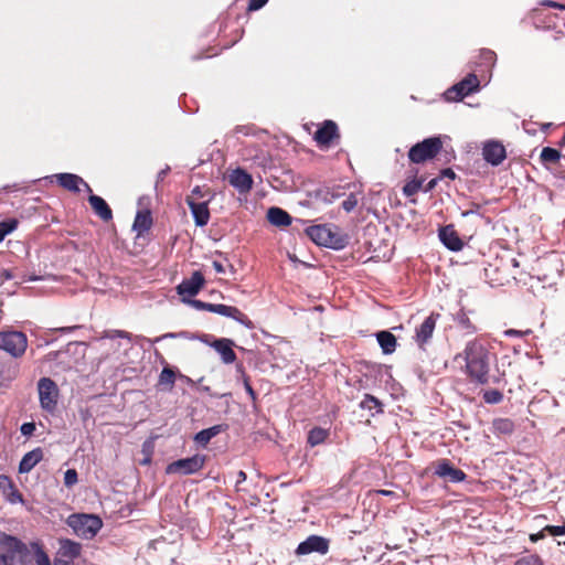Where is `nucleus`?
<instances>
[{
	"label": "nucleus",
	"instance_id": "63",
	"mask_svg": "<svg viewBox=\"0 0 565 565\" xmlns=\"http://www.w3.org/2000/svg\"><path fill=\"white\" fill-rule=\"evenodd\" d=\"M227 268H228V271H230L231 274H235V268H234V266H233V265H228V267H227Z\"/></svg>",
	"mask_w": 565,
	"mask_h": 565
},
{
	"label": "nucleus",
	"instance_id": "5",
	"mask_svg": "<svg viewBox=\"0 0 565 565\" xmlns=\"http://www.w3.org/2000/svg\"><path fill=\"white\" fill-rule=\"evenodd\" d=\"M443 143L438 137H431L416 143L409 149L408 158L414 163H422L433 159L441 149Z\"/></svg>",
	"mask_w": 565,
	"mask_h": 565
},
{
	"label": "nucleus",
	"instance_id": "38",
	"mask_svg": "<svg viewBox=\"0 0 565 565\" xmlns=\"http://www.w3.org/2000/svg\"><path fill=\"white\" fill-rule=\"evenodd\" d=\"M483 399L489 404H498L503 399V394L498 390H489L483 393Z\"/></svg>",
	"mask_w": 565,
	"mask_h": 565
},
{
	"label": "nucleus",
	"instance_id": "27",
	"mask_svg": "<svg viewBox=\"0 0 565 565\" xmlns=\"http://www.w3.org/2000/svg\"><path fill=\"white\" fill-rule=\"evenodd\" d=\"M152 225V217L149 211H138L135 217L132 230L137 233L138 236L142 235L145 232H148Z\"/></svg>",
	"mask_w": 565,
	"mask_h": 565
},
{
	"label": "nucleus",
	"instance_id": "46",
	"mask_svg": "<svg viewBox=\"0 0 565 565\" xmlns=\"http://www.w3.org/2000/svg\"><path fill=\"white\" fill-rule=\"evenodd\" d=\"M267 2H268V0H249V3H248V10H250V11L259 10V9H260V8H263Z\"/></svg>",
	"mask_w": 565,
	"mask_h": 565
},
{
	"label": "nucleus",
	"instance_id": "14",
	"mask_svg": "<svg viewBox=\"0 0 565 565\" xmlns=\"http://www.w3.org/2000/svg\"><path fill=\"white\" fill-rule=\"evenodd\" d=\"M438 318V313H430L416 329L415 341L420 348L431 339Z\"/></svg>",
	"mask_w": 565,
	"mask_h": 565
},
{
	"label": "nucleus",
	"instance_id": "13",
	"mask_svg": "<svg viewBox=\"0 0 565 565\" xmlns=\"http://www.w3.org/2000/svg\"><path fill=\"white\" fill-rule=\"evenodd\" d=\"M483 159L492 166H499L507 157L505 148L499 141H488L482 148Z\"/></svg>",
	"mask_w": 565,
	"mask_h": 565
},
{
	"label": "nucleus",
	"instance_id": "32",
	"mask_svg": "<svg viewBox=\"0 0 565 565\" xmlns=\"http://www.w3.org/2000/svg\"><path fill=\"white\" fill-rule=\"evenodd\" d=\"M175 382V372L169 367L166 366L161 371L159 375V385L163 386L164 390L171 391Z\"/></svg>",
	"mask_w": 565,
	"mask_h": 565
},
{
	"label": "nucleus",
	"instance_id": "11",
	"mask_svg": "<svg viewBox=\"0 0 565 565\" xmlns=\"http://www.w3.org/2000/svg\"><path fill=\"white\" fill-rule=\"evenodd\" d=\"M204 277L200 271H194L189 279H184L177 286V291L182 297H193L199 294L204 285ZM183 301H186L183 298Z\"/></svg>",
	"mask_w": 565,
	"mask_h": 565
},
{
	"label": "nucleus",
	"instance_id": "35",
	"mask_svg": "<svg viewBox=\"0 0 565 565\" xmlns=\"http://www.w3.org/2000/svg\"><path fill=\"white\" fill-rule=\"evenodd\" d=\"M561 158V152L554 148L545 147L541 151V160L543 162H557Z\"/></svg>",
	"mask_w": 565,
	"mask_h": 565
},
{
	"label": "nucleus",
	"instance_id": "48",
	"mask_svg": "<svg viewBox=\"0 0 565 565\" xmlns=\"http://www.w3.org/2000/svg\"><path fill=\"white\" fill-rule=\"evenodd\" d=\"M212 266L217 274L226 273V267L221 262L213 260Z\"/></svg>",
	"mask_w": 565,
	"mask_h": 565
},
{
	"label": "nucleus",
	"instance_id": "34",
	"mask_svg": "<svg viewBox=\"0 0 565 565\" xmlns=\"http://www.w3.org/2000/svg\"><path fill=\"white\" fill-rule=\"evenodd\" d=\"M493 428L499 434H511L514 429V424L508 418H499L493 422Z\"/></svg>",
	"mask_w": 565,
	"mask_h": 565
},
{
	"label": "nucleus",
	"instance_id": "26",
	"mask_svg": "<svg viewBox=\"0 0 565 565\" xmlns=\"http://www.w3.org/2000/svg\"><path fill=\"white\" fill-rule=\"evenodd\" d=\"M267 220L270 224L278 227H284L291 224V216L282 209L276 206L270 207L267 211Z\"/></svg>",
	"mask_w": 565,
	"mask_h": 565
},
{
	"label": "nucleus",
	"instance_id": "50",
	"mask_svg": "<svg viewBox=\"0 0 565 565\" xmlns=\"http://www.w3.org/2000/svg\"><path fill=\"white\" fill-rule=\"evenodd\" d=\"M244 387H245L247 394L250 396V398L255 399L256 398V393H255V391L253 390V387L250 386V384L248 383L247 380L244 382Z\"/></svg>",
	"mask_w": 565,
	"mask_h": 565
},
{
	"label": "nucleus",
	"instance_id": "59",
	"mask_svg": "<svg viewBox=\"0 0 565 565\" xmlns=\"http://www.w3.org/2000/svg\"><path fill=\"white\" fill-rule=\"evenodd\" d=\"M169 171V167H167L166 169L161 170L159 173H158V179L159 180H163V178L166 177V174L168 173Z\"/></svg>",
	"mask_w": 565,
	"mask_h": 565
},
{
	"label": "nucleus",
	"instance_id": "21",
	"mask_svg": "<svg viewBox=\"0 0 565 565\" xmlns=\"http://www.w3.org/2000/svg\"><path fill=\"white\" fill-rule=\"evenodd\" d=\"M0 491L11 504L23 503V497L8 476H0Z\"/></svg>",
	"mask_w": 565,
	"mask_h": 565
},
{
	"label": "nucleus",
	"instance_id": "29",
	"mask_svg": "<svg viewBox=\"0 0 565 565\" xmlns=\"http://www.w3.org/2000/svg\"><path fill=\"white\" fill-rule=\"evenodd\" d=\"M223 431V426L222 425H215V426H212L210 428H206V429H202L201 431H199L195 437H194V440L205 447L210 440L212 438H214L215 436H217L220 433Z\"/></svg>",
	"mask_w": 565,
	"mask_h": 565
},
{
	"label": "nucleus",
	"instance_id": "64",
	"mask_svg": "<svg viewBox=\"0 0 565 565\" xmlns=\"http://www.w3.org/2000/svg\"><path fill=\"white\" fill-rule=\"evenodd\" d=\"M175 334L174 333H168V334H164L163 338H174Z\"/></svg>",
	"mask_w": 565,
	"mask_h": 565
},
{
	"label": "nucleus",
	"instance_id": "56",
	"mask_svg": "<svg viewBox=\"0 0 565 565\" xmlns=\"http://www.w3.org/2000/svg\"><path fill=\"white\" fill-rule=\"evenodd\" d=\"M443 175L450 178V179H455V177H456L455 172L451 169H445L443 171Z\"/></svg>",
	"mask_w": 565,
	"mask_h": 565
},
{
	"label": "nucleus",
	"instance_id": "54",
	"mask_svg": "<svg viewBox=\"0 0 565 565\" xmlns=\"http://www.w3.org/2000/svg\"><path fill=\"white\" fill-rule=\"evenodd\" d=\"M545 532H546V531H545V527H544L541 532H539V533H536V534H532V535H531V540H532L533 542H536L537 540L543 539V537H544V533H545Z\"/></svg>",
	"mask_w": 565,
	"mask_h": 565
},
{
	"label": "nucleus",
	"instance_id": "15",
	"mask_svg": "<svg viewBox=\"0 0 565 565\" xmlns=\"http://www.w3.org/2000/svg\"><path fill=\"white\" fill-rule=\"evenodd\" d=\"M435 475L440 478H445L450 482H460L466 479V473L462 470L455 468L447 459L440 460L437 463Z\"/></svg>",
	"mask_w": 565,
	"mask_h": 565
},
{
	"label": "nucleus",
	"instance_id": "58",
	"mask_svg": "<svg viewBox=\"0 0 565 565\" xmlns=\"http://www.w3.org/2000/svg\"><path fill=\"white\" fill-rule=\"evenodd\" d=\"M194 200H195V196H201V189L200 186H195L193 190H192V193L191 195Z\"/></svg>",
	"mask_w": 565,
	"mask_h": 565
},
{
	"label": "nucleus",
	"instance_id": "4",
	"mask_svg": "<svg viewBox=\"0 0 565 565\" xmlns=\"http://www.w3.org/2000/svg\"><path fill=\"white\" fill-rule=\"evenodd\" d=\"M39 402L42 411L54 415L57 411L60 390L56 383L50 377H41L38 381Z\"/></svg>",
	"mask_w": 565,
	"mask_h": 565
},
{
	"label": "nucleus",
	"instance_id": "44",
	"mask_svg": "<svg viewBox=\"0 0 565 565\" xmlns=\"http://www.w3.org/2000/svg\"><path fill=\"white\" fill-rule=\"evenodd\" d=\"M481 57L487 65H492L495 61V53L490 50H483L481 52Z\"/></svg>",
	"mask_w": 565,
	"mask_h": 565
},
{
	"label": "nucleus",
	"instance_id": "42",
	"mask_svg": "<svg viewBox=\"0 0 565 565\" xmlns=\"http://www.w3.org/2000/svg\"><path fill=\"white\" fill-rule=\"evenodd\" d=\"M77 482V472L74 469H68L64 475V483L71 487Z\"/></svg>",
	"mask_w": 565,
	"mask_h": 565
},
{
	"label": "nucleus",
	"instance_id": "2",
	"mask_svg": "<svg viewBox=\"0 0 565 565\" xmlns=\"http://www.w3.org/2000/svg\"><path fill=\"white\" fill-rule=\"evenodd\" d=\"M0 554L12 562L19 558L21 565L30 564V548L20 539L0 531Z\"/></svg>",
	"mask_w": 565,
	"mask_h": 565
},
{
	"label": "nucleus",
	"instance_id": "41",
	"mask_svg": "<svg viewBox=\"0 0 565 565\" xmlns=\"http://www.w3.org/2000/svg\"><path fill=\"white\" fill-rule=\"evenodd\" d=\"M545 531L552 536L565 535V522L562 525H546Z\"/></svg>",
	"mask_w": 565,
	"mask_h": 565
},
{
	"label": "nucleus",
	"instance_id": "22",
	"mask_svg": "<svg viewBox=\"0 0 565 565\" xmlns=\"http://www.w3.org/2000/svg\"><path fill=\"white\" fill-rule=\"evenodd\" d=\"M233 345L234 342L230 339H218L212 343V347L221 355V359L225 364H231L236 360Z\"/></svg>",
	"mask_w": 565,
	"mask_h": 565
},
{
	"label": "nucleus",
	"instance_id": "7",
	"mask_svg": "<svg viewBox=\"0 0 565 565\" xmlns=\"http://www.w3.org/2000/svg\"><path fill=\"white\" fill-rule=\"evenodd\" d=\"M479 88V79L475 74L467 75L462 81L448 88L445 99L448 102L461 100L463 97Z\"/></svg>",
	"mask_w": 565,
	"mask_h": 565
},
{
	"label": "nucleus",
	"instance_id": "20",
	"mask_svg": "<svg viewBox=\"0 0 565 565\" xmlns=\"http://www.w3.org/2000/svg\"><path fill=\"white\" fill-rule=\"evenodd\" d=\"M338 127L332 120H327L319 127L315 134V140L320 147H328L332 139L337 137Z\"/></svg>",
	"mask_w": 565,
	"mask_h": 565
},
{
	"label": "nucleus",
	"instance_id": "17",
	"mask_svg": "<svg viewBox=\"0 0 565 565\" xmlns=\"http://www.w3.org/2000/svg\"><path fill=\"white\" fill-rule=\"evenodd\" d=\"M57 183L72 192H79V185H83L85 190L89 193H92L90 186L77 174L73 173H57L53 175Z\"/></svg>",
	"mask_w": 565,
	"mask_h": 565
},
{
	"label": "nucleus",
	"instance_id": "45",
	"mask_svg": "<svg viewBox=\"0 0 565 565\" xmlns=\"http://www.w3.org/2000/svg\"><path fill=\"white\" fill-rule=\"evenodd\" d=\"M20 430L23 436L29 437V436L33 435V433L35 430V424L34 423H24V424H22Z\"/></svg>",
	"mask_w": 565,
	"mask_h": 565
},
{
	"label": "nucleus",
	"instance_id": "39",
	"mask_svg": "<svg viewBox=\"0 0 565 565\" xmlns=\"http://www.w3.org/2000/svg\"><path fill=\"white\" fill-rule=\"evenodd\" d=\"M358 198L355 194L351 193L343 202L342 207L345 212H351L358 205Z\"/></svg>",
	"mask_w": 565,
	"mask_h": 565
},
{
	"label": "nucleus",
	"instance_id": "23",
	"mask_svg": "<svg viewBox=\"0 0 565 565\" xmlns=\"http://www.w3.org/2000/svg\"><path fill=\"white\" fill-rule=\"evenodd\" d=\"M43 459V451L41 448H35L29 452H26L20 463H19V472L28 473L30 472L41 460Z\"/></svg>",
	"mask_w": 565,
	"mask_h": 565
},
{
	"label": "nucleus",
	"instance_id": "43",
	"mask_svg": "<svg viewBox=\"0 0 565 565\" xmlns=\"http://www.w3.org/2000/svg\"><path fill=\"white\" fill-rule=\"evenodd\" d=\"M188 302L198 310H205L211 312V308H213V303L204 302L201 300H189Z\"/></svg>",
	"mask_w": 565,
	"mask_h": 565
},
{
	"label": "nucleus",
	"instance_id": "37",
	"mask_svg": "<svg viewBox=\"0 0 565 565\" xmlns=\"http://www.w3.org/2000/svg\"><path fill=\"white\" fill-rule=\"evenodd\" d=\"M422 185H423L422 180H412L403 186V193L406 196H412L420 190Z\"/></svg>",
	"mask_w": 565,
	"mask_h": 565
},
{
	"label": "nucleus",
	"instance_id": "60",
	"mask_svg": "<svg viewBox=\"0 0 565 565\" xmlns=\"http://www.w3.org/2000/svg\"><path fill=\"white\" fill-rule=\"evenodd\" d=\"M377 492L380 494H382V495H392V494H394V492L390 491V490H379Z\"/></svg>",
	"mask_w": 565,
	"mask_h": 565
},
{
	"label": "nucleus",
	"instance_id": "49",
	"mask_svg": "<svg viewBox=\"0 0 565 565\" xmlns=\"http://www.w3.org/2000/svg\"><path fill=\"white\" fill-rule=\"evenodd\" d=\"M246 473L243 471V470H239L237 472V480H236V490L237 491H241L242 489L239 488V484L243 483L244 481H246Z\"/></svg>",
	"mask_w": 565,
	"mask_h": 565
},
{
	"label": "nucleus",
	"instance_id": "16",
	"mask_svg": "<svg viewBox=\"0 0 565 565\" xmlns=\"http://www.w3.org/2000/svg\"><path fill=\"white\" fill-rule=\"evenodd\" d=\"M211 312L217 313L220 316H224L227 318H232L233 320L239 322L243 326L252 327V321L248 319L246 315H244L238 308L233 306H226L222 303H213V308H211Z\"/></svg>",
	"mask_w": 565,
	"mask_h": 565
},
{
	"label": "nucleus",
	"instance_id": "28",
	"mask_svg": "<svg viewBox=\"0 0 565 565\" xmlns=\"http://www.w3.org/2000/svg\"><path fill=\"white\" fill-rule=\"evenodd\" d=\"M377 342L385 354H391L396 349V338L390 331H380L376 334Z\"/></svg>",
	"mask_w": 565,
	"mask_h": 565
},
{
	"label": "nucleus",
	"instance_id": "24",
	"mask_svg": "<svg viewBox=\"0 0 565 565\" xmlns=\"http://www.w3.org/2000/svg\"><path fill=\"white\" fill-rule=\"evenodd\" d=\"M82 551V546L79 543L64 539L60 540V547L57 551V556L66 559L74 561V558L78 557Z\"/></svg>",
	"mask_w": 565,
	"mask_h": 565
},
{
	"label": "nucleus",
	"instance_id": "31",
	"mask_svg": "<svg viewBox=\"0 0 565 565\" xmlns=\"http://www.w3.org/2000/svg\"><path fill=\"white\" fill-rule=\"evenodd\" d=\"M328 436H329L328 429H324L321 427H315L308 434V444L311 447L321 445L322 443H324V440L328 438Z\"/></svg>",
	"mask_w": 565,
	"mask_h": 565
},
{
	"label": "nucleus",
	"instance_id": "3",
	"mask_svg": "<svg viewBox=\"0 0 565 565\" xmlns=\"http://www.w3.org/2000/svg\"><path fill=\"white\" fill-rule=\"evenodd\" d=\"M67 524L77 536L86 540L93 539L103 526L100 518L94 514H72Z\"/></svg>",
	"mask_w": 565,
	"mask_h": 565
},
{
	"label": "nucleus",
	"instance_id": "25",
	"mask_svg": "<svg viewBox=\"0 0 565 565\" xmlns=\"http://www.w3.org/2000/svg\"><path fill=\"white\" fill-rule=\"evenodd\" d=\"M89 204L94 212L103 220L109 221L113 217V213L106 201L95 194H90L88 198Z\"/></svg>",
	"mask_w": 565,
	"mask_h": 565
},
{
	"label": "nucleus",
	"instance_id": "1",
	"mask_svg": "<svg viewBox=\"0 0 565 565\" xmlns=\"http://www.w3.org/2000/svg\"><path fill=\"white\" fill-rule=\"evenodd\" d=\"M462 358L466 362V372L468 376L479 383L486 384L489 381V351L484 344L478 340H471L466 344L465 350L456 359Z\"/></svg>",
	"mask_w": 565,
	"mask_h": 565
},
{
	"label": "nucleus",
	"instance_id": "19",
	"mask_svg": "<svg viewBox=\"0 0 565 565\" xmlns=\"http://www.w3.org/2000/svg\"><path fill=\"white\" fill-rule=\"evenodd\" d=\"M441 243L450 250L458 252L462 248L463 243L451 225L444 226L438 234Z\"/></svg>",
	"mask_w": 565,
	"mask_h": 565
},
{
	"label": "nucleus",
	"instance_id": "53",
	"mask_svg": "<svg viewBox=\"0 0 565 565\" xmlns=\"http://www.w3.org/2000/svg\"><path fill=\"white\" fill-rule=\"evenodd\" d=\"M115 337H119V338H128V333L124 332V331H113L110 334H109V338H115Z\"/></svg>",
	"mask_w": 565,
	"mask_h": 565
},
{
	"label": "nucleus",
	"instance_id": "61",
	"mask_svg": "<svg viewBox=\"0 0 565 565\" xmlns=\"http://www.w3.org/2000/svg\"><path fill=\"white\" fill-rule=\"evenodd\" d=\"M9 562L8 559H6V557L2 556V554H0V565H9Z\"/></svg>",
	"mask_w": 565,
	"mask_h": 565
},
{
	"label": "nucleus",
	"instance_id": "30",
	"mask_svg": "<svg viewBox=\"0 0 565 565\" xmlns=\"http://www.w3.org/2000/svg\"><path fill=\"white\" fill-rule=\"evenodd\" d=\"M360 407L372 412V415L383 412V404L370 394L364 395V398L360 402Z\"/></svg>",
	"mask_w": 565,
	"mask_h": 565
},
{
	"label": "nucleus",
	"instance_id": "12",
	"mask_svg": "<svg viewBox=\"0 0 565 565\" xmlns=\"http://www.w3.org/2000/svg\"><path fill=\"white\" fill-rule=\"evenodd\" d=\"M227 180L239 193H247L253 186L252 175L241 168L232 170L228 173Z\"/></svg>",
	"mask_w": 565,
	"mask_h": 565
},
{
	"label": "nucleus",
	"instance_id": "57",
	"mask_svg": "<svg viewBox=\"0 0 565 565\" xmlns=\"http://www.w3.org/2000/svg\"><path fill=\"white\" fill-rule=\"evenodd\" d=\"M460 322H461V324H462L465 328H471V329H472L471 331H472V332L475 331V329L471 327V323H470V321H469V319H468V318H462V319L460 320Z\"/></svg>",
	"mask_w": 565,
	"mask_h": 565
},
{
	"label": "nucleus",
	"instance_id": "9",
	"mask_svg": "<svg viewBox=\"0 0 565 565\" xmlns=\"http://www.w3.org/2000/svg\"><path fill=\"white\" fill-rule=\"evenodd\" d=\"M307 234L317 245L337 247L338 236L326 225H315L307 230Z\"/></svg>",
	"mask_w": 565,
	"mask_h": 565
},
{
	"label": "nucleus",
	"instance_id": "36",
	"mask_svg": "<svg viewBox=\"0 0 565 565\" xmlns=\"http://www.w3.org/2000/svg\"><path fill=\"white\" fill-rule=\"evenodd\" d=\"M18 226V221L15 218H10L0 222V242H2L7 235L12 233Z\"/></svg>",
	"mask_w": 565,
	"mask_h": 565
},
{
	"label": "nucleus",
	"instance_id": "8",
	"mask_svg": "<svg viewBox=\"0 0 565 565\" xmlns=\"http://www.w3.org/2000/svg\"><path fill=\"white\" fill-rule=\"evenodd\" d=\"M205 463V456L194 455L189 458L179 459L167 466L166 472L169 475H192L203 468Z\"/></svg>",
	"mask_w": 565,
	"mask_h": 565
},
{
	"label": "nucleus",
	"instance_id": "10",
	"mask_svg": "<svg viewBox=\"0 0 565 565\" xmlns=\"http://www.w3.org/2000/svg\"><path fill=\"white\" fill-rule=\"evenodd\" d=\"M328 550L329 541L327 539L318 535H311L298 545L296 553L298 555H307L312 552L326 554Z\"/></svg>",
	"mask_w": 565,
	"mask_h": 565
},
{
	"label": "nucleus",
	"instance_id": "52",
	"mask_svg": "<svg viewBox=\"0 0 565 565\" xmlns=\"http://www.w3.org/2000/svg\"><path fill=\"white\" fill-rule=\"evenodd\" d=\"M545 6H548V7H553V8H557V9H562V10H565V6L564 4H561V3H557V2H554V1H544Z\"/></svg>",
	"mask_w": 565,
	"mask_h": 565
},
{
	"label": "nucleus",
	"instance_id": "55",
	"mask_svg": "<svg viewBox=\"0 0 565 565\" xmlns=\"http://www.w3.org/2000/svg\"><path fill=\"white\" fill-rule=\"evenodd\" d=\"M436 184H437V179H433V180H430V181L427 183V185H426V188H425V191H426V192H428V191L433 190V189L436 186Z\"/></svg>",
	"mask_w": 565,
	"mask_h": 565
},
{
	"label": "nucleus",
	"instance_id": "47",
	"mask_svg": "<svg viewBox=\"0 0 565 565\" xmlns=\"http://www.w3.org/2000/svg\"><path fill=\"white\" fill-rule=\"evenodd\" d=\"M529 333H531V330L520 331V330H515V329H508L504 331V334L507 337H523Z\"/></svg>",
	"mask_w": 565,
	"mask_h": 565
},
{
	"label": "nucleus",
	"instance_id": "51",
	"mask_svg": "<svg viewBox=\"0 0 565 565\" xmlns=\"http://www.w3.org/2000/svg\"><path fill=\"white\" fill-rule=\"evenodd\" d=\"M54 565H73V561L57 556L54 561Z\"/></svg>",
	"mask_w": 565,
	"mask_h": 565
},
{
	"label": "nucleus",
	"instance_id": "62",
	"mask_svg": "<svg viewBox=\"0 0 565 565\" xmlns=\"http://www.w3.org/2000/svg\"><path fill=\"white\" fill-rule=\"evenodd\" d=\"M180 376H181V379H183L185 381V383L193 384V381L190 377L184 376V375H180Z\"/></svg>",
	"mask_w": 565,
	"mask_h": 565
},
{
	"label": "nucleus",
	"instance_id": "6",
	"mask_svg": "<svg viewBox=\"0 0 565 565\" xmlns=\"http://www.w3.org/2000/svg\"><path fill=\"white\" fill-rule=\"evenodd\" d=\"M28 347V339L20 331L0 332V349L13 358H20L24 354Z\"/></svg>",
	"mask_w": 565,
	"mask_h": 565
},
{
	"label": "nucleus",
	"instance_id": "40",
	"mask_svg": "<svg viewBox=\"0 0 565 565\" xmlns=\"http://www.w3.org/2000/svg\"><path fill=\"white\" fill-rule=\"evenodd\" d=\"M514 565H542V561L536 555H530L516 561Z\"/></svg>",
	"mask_w": 565,
	"mask_h": 565
},
{
	"label": "nucleus",
	"instance_id": "18",
	"mask_svg": "<svg viewBox=\"0 0 565 565\" xmlns=\"http://www.w3.org/2000/svg\"><path fill=\"white\" fill-rule=\"evenodd\" d=\"M186 203L191 210V213L194 217V222L196 226H204L209 223L210 220V211L207 207V202H195L192 196L186 198Z\"/></svg>",
	"mask_w": 565,
	"mask_h": 565
},
{
	"label": "nucleus",
	"instance_id": "33",
	"mask_svg": "<svg viewBox=\"0 0 565 565\" xmlns=\"http://www.w3.org/2000/svg\"><path fill=\"white\" fill-rule=\"evenodd\" d=\"M30 548L34 554L35 565H51L47 554L38 542H32Z\"/></svg>",
	"mask_w": 565,
	"mask_h": 565
}]
</instances>
